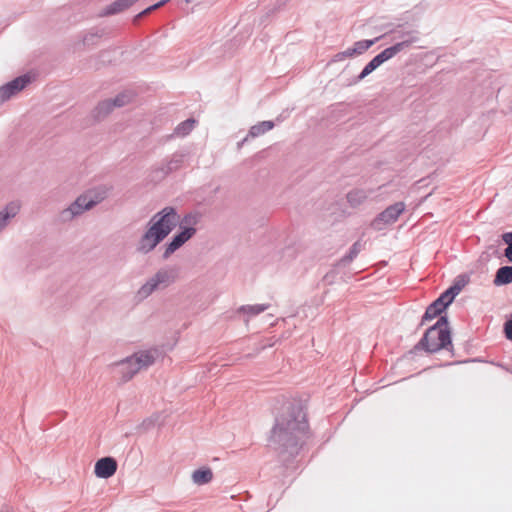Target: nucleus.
<instances>
[{"label":"nucleus","mask_w":512,"mask_h":512,"mask_svg":"<svg viewBox=\"0 0 512 512\" xmlns=\"http://www.w3.org/2000/svg\"><path fill=\"white\" fill-rule=\"evenodd\" d=\"M308 424L300 404L290 403L275 420L270 442L280 453L294 456L306 437Z\"/></svg>","instance_id":"f257e3e1"},{"label":"nucleus","mask_w":512,"mask_h":512,"mask_svg":"<svg viewBox=\"0 0 512 512\" xmlns=\"http://www.w3.org/2000/svg\"><path fill=\"white\" fill-rule=\"evenodd\" d=\"M178 221L179 214L172 206H166L155 213L138 239L136 251L142 255L151 253L174 230Z\"/></svg>","instance_id":"f03ea898"},{"label":"nucleus","mask_w":512,"mask_h":512,"mask_svg":"<svg viewBox=\"0 0 512 512\" xmlns=\"http://www.w3.org/2000/svg\"><path fill=\"white\" fill-rule=\"evenodd\" d=\"M158 356V349L142 350L111 364V367L114 370L115 375L118 376L120 382L126 383L139 371L154 364Z\"/></svg>","instance_id":"7ed1b4c3"},{"label":"nucleus","mask_w":512,"mask_h":512,"mask_svg":"<svg viewBox=\"0 0 512 512\" xmlns=\"http://www.w3.org/2000/svg\"><path fill=\"white\" fill-rule=\"evenodd\" d=\"M452 347L451 333L446 316H440L437 322L428 328L421 340L416 345L417 349L435 353L441 349Z\"/></svg>","instance_id":"20e7f679"},{"label":"nucleus","mask_w":512,"mask_h":512,"mask_svg":"<svg viewBox=\"0 0 512 512\" xmlns=\"http://www.w3.org/2000/svg\"><path fill=\"white\" fill-rule=\"evenodd\" d=\"M178 271L175 267L165 266L157 270L138 288L135 294L137 301L141 302L154 292L166 289L176 282Z\"/></svg>","instance_id":"39448f33"},{"label":"nucleus","mask_w":512,"mask_h":512,"mask_svg":"<svg viewBox=\"0 0 512 512\" xmlns=\"http://www.w3.org/2000/svg\"><path fill=\"white\" fill-rule=\"evenodd\" d=\"M105 198L103 193L89 191L76 198L67 208L60 212V219L63 222L72 221L85 211L91 210Z\"/></svg>","instance_id":"423d86ee"},{"label":"nucleus","mask_w":512,"mask_h":512,"mask_svg":"<svg viewBox=\"0 0 512 512\" xmlns=\"http://www.w3.org/2000/svg\"><path fill=\"white\" fill-rule=\"evenodd\" d=\"M32 81V76L24 74L16 77L12 81L0 87V104L9 100L12 96L16 95L27 87Z\"/></svg>","instance_id":"0eeeda50"},{"label":"nucleus","mask_w":512,"mask_h":512,"mask_svg":"<svg viewBox=\"0 0 512 512\" xmlns=\"http://www.w3.org/2000/svg\"><path fill=\"white\" fill-rule=\"evenodd\" d=\"M400 47L397 46H390L386 49H384L382 52H380L378 55H376L371 61H369L361 73L358 75L357 79L358 81L363 80L368 75H370L374 70H376L379 66H381L386 61L392 59L397 55V51Z\"/></svg>","instance_id":"6e6552de"},{"label":"nucleus","mask_w":512,"mask_h":512,"mask_svg":"<svg viewBox=\"0 0 512 512\" xmlns=\"http://www.w3.org/2000/svg\"><path fill=\"white\" fill-rule=\"evenodd\" d=\"M405 210L403 202H397L387 207L379 216L372 222L375 229H382L381 224H392L397 221L400 214Z\"/></svg>","instance_id":"1a4fd4ad"},{"label":"nucleus","mask_w":512,"mask_h":512,"mask_svg":"<svg viewBox=\"0 0 512 512\" xmlns=\"http://www.w3.org/2000/svg\"><path fill=\"white\" fill-rule=\"evenodd\" d=\"M130 101L127 94H119L114 99H106L100 102L94 110L97 119L107 116L115 107H122Z\"/></svg>","instance_id":"9d476101"},{"label":"nucleus","mask_w":512,"mask_h":512,"mask_svg":"<svg viewBox=\"0 0 512 512\" xmlns=\"http://www.w3.org/2000/svg\"><path fill=\"white\" fill-rule=\"evenodd\" d=\"M391 34V40L396 41L393 46L400 47L397 54L408 49L413 43L418 41L417 32L414 30H395Z\"/></svg>","instance_id":"9b49d317"},{"label":"nucleus","mask_w":512,"mask_h":512,"mask_svg":"<svg viewBox=\"0 0 512 512\" xmlns=\"http://www.w3.org/2000/svg\"><path fill=\"white\" fill-rule=\"evenodd\" d=\"M191 238V232L189 230H180L172 237L168 243L165 244V249L162 254L163 259H168L175 251L181 248Z\"/></svg>","instance_id":"f8f14e48"},{"label":"nucleus","mask_w":512,"mask_h":512,"mask_svg":"<svg viewBox=\"0 0 512 512\" xmlns=\"http://www.w3.org/2000/svg\"><path fill=\"white\" fill-rule=\"evenodd\" d=\"M117 461L112 457H103L95 463L94 473L98 478L107 479L115 474Z\"/></svg>","instance_id":"ddd939ff"},{"label":"nucleus","mask_w":512,"mask_h":512,"mask_svg":"<svg viewBox=\"0 0 512 512\" xmlns=\"http://www.w3.org/2000/svg\"><path fill=\"white\" fill-rule=\"evenodd\" d=\"M442 295H440L435 301H433L427 308L422 316V323L430 321L437 316H442L441 313L450 305Z\"/></svg>","instance_id":"4468645a"},{"label":"nucleus","mask_w":512,"mask_h":512,"mask_svg":"<svg viewBox=\"0 0 512 512\" xmlns=\"http://www.w3.org/2000/svg\"><path fill=\"white\" fill-rule=\"evenodd\" d=\"M201 219V215L197 212H190L184 215L182 218L179 217L178 224L180 230L186 231L189 230L191 232V237H193L196 232V226L199 224Z\"/></svg>","instance_id":"2eb2a0df"},{"label":"nucleus","mask_w":512,"mask_h":512,"mask_svg":"<svg viewBox=\"0 0 512 512\" xmlns=\"http://www.w3.org/2000/svg\"><path fill=\"white\" fill-rule=\"evenodd\" d=\"M20 211V204L16 201H12L8 203L1 211H0V232H2L11 219H13Z\"/></svg>","instance_id":"dca6fc26"},{"label":"nucleus","mask_w":512,"mask_h":512,"mask_svg":"<svg viewBox=\"0 0 512 512\" xmlns=\"http://www.w3.org/2000/svg\"><path fill=\"white\" fill-rule=\"evenodd\" d=\"M191 479L194 484L201 486L213 480V471L209 467H202L193 471Z\"/></svg>","instance_id":"f3484780"},{"label":"nucleus","mask_w":512,"mask_h":512,"mask_svg":"<svg viewBox=\"0 0 512 512\" xmlns=\"http://www.w3.org/2000/svg\"><path fill=\"white\" fill-rule=\"evenodd\" d=\"M186 154L183 152L174 153L171 158L161 168V171L168 174L172 171L178 170L184 163Z\"/></svg>","instance_id":"a211bd4d"},{"label":"nucleus","mask_w":512,"mask_h":512,"mask_svg":"<svg viewBox=\"0 0 512 512\" xmlns=\"http://www.w3.org/2000/svg\"><path fill=\"white\" fill-rule=\"evenodd\" d=\"M270 308V304H254V305H242L238 308V313H242L247 316L245 321L249 318L259 315Z\"/></svg>","instance_id":"6ab92c4d"},{"label":"nucleus","mask_w":512,"mask_h":512,"mask_svg":"<svg viewBox=\"0 0 512 512\" xmlns=\"http://www.w3.org/2000/svg\"><path fill=\"white\" fill-rule=\"evenodd\" d=\"M273 127H274V122H272V121L259 122L250 128L248 135L244 138L243 142L247 141L249 137L255 138L260 135H263L264 133L272 130Z\"/></svg>","instance_id":"aec40b11"},{"label":"nucleus","mask_w":512,"mask_h":512,"mask_svg":"<svg viewBox=\"0 0 512 512\" xmlns=\"http://www.w3.org/2000/svg\"><path fill=\"white\" fill-rule=\"evenodd\" d=\"M370 191L364 189H353L347 194V201L352 207L363 204L369 197Z\"/></svg>","instance_id":"412c9836"},{"label":"nucleus","mask_w":512,"mask_h":512,"mask_svg":"<svg viewBox=\"0 0 512 512\" xmlns=\"http://www.w3.org/2000/svg\"><path fill=\"white\" fill-rule=\"evenodd\" d=\"M512 282V266L500 267L495 275L494 284L505 285Z\"/></svg>","instance_id":"4be33fe9"},{"label":"nucleus","mask_w":512,"mask_h":512,"mask_svg":"<svg viewBox=\"0 0 512 512\" xmlns=\"http://www.w3.org/2000/svg\"><path fill=\"white\" fill-rule=\"evenodd\" d=\"M137 1L138 0H116L115 2H113L112 4H110L109 6L106 7L105 14L112 15V14L119 13V12L127 9L128 7H130Z\"/></svg>","instance_id":"5701e85b"},{"label":"nucleus","mask_w":512,"mask_h":512,"mask_svg":"<svg viewBox=\"0 0 512 512\" xmlns=\"http://www.w3.org/2000/svg\"><path fill=\"white\" fill-rule=\"evenodd\" d=\"M379 38L371 39V40H360L354 43L351 48V52L353 55H361L366 52L371 46H373Z\"/></svg>","instance_id":"b1692460"},{"label":"nucleus","mask_w":512,"mask_h":512,"mask_svg":"<svg viewBox=\"0 0 512 512\" xmlns=\"http://www.w3.org/2000/svg\"><path fill=\"white\" fill-rule=\"evenodd\" d=\"M196 121L194 119H187L176 126L174 134L179 137L188 135L194 128Z\"/></svg>","instance_id":"393cba45"},{"label":"nucleus","mask_w":512,"mask_h":512,"mask_svg":"<svg viewBox=\"0 0 512 512\" xmlns=\"http://www.w3.org/2000/svg\"><path fill=\"white\" fill-rule=\"evenodd\" d=\"M361 249L362 244L359 241L355 242L350 248L348 254L341 259V262L344 264L350 263L359 254Z\"/></svg>","instance_id":"a878e982"},{"label":"nucleus","mask_w":512,"mask_h":512,"mask_svg":"<svg viewBox=\"0 0 512 512\" xmlns=\"http://www.w3.org/2000/svg\"><path fill=\"white\" fill-rule=\"evenodd\" d=\"M502 240L505 244H507L504 255L509 262H512V232H506L502 234Z\"/></svg>","instance_id":"bb28decb"},{"label":"nucleus","mask_w":512,"mask_h":512,"mask_svg":"<svg viewBox=\"0 0 512 512\" xmlns=\"http://www.w3.org/2000/svg\"><path fill=\"white\" fill-rule=\"evenodd\" d=\"M461 286L458 284H455L448 288L445 292H443L441 295L447 299L448 302L452 303L454 298L460 293Z\"/></svg>","instance_id":"cd10ccee"},{"label":"nucleus","mask_w":512,"mask_h":512,"mask_svg":"<svg viewBox=\"0 0 512 512\" xmlns=\"http://www.w3.org/2000/svg\"><path fill=\"white\" fill-rule=\"evenodd\" d=\"M353 53L351 52V48H348L342 52H339L337 53L335 56H334V61L335 62H339V61H343L345 58H350V57H353Z\"/></svg>","instance_id":"c85d7f7f"},{"label":"nucleus","mask_w":512,"mask_h":512,"mask_svg":"<svg viewBox=\"0 0 512 512\" xmlns=\"http://www.w3.org/2000/svg\"><path fill=\"white\" fill-rule=\"evenodd\" d=\"M168 1H169V0H161L160 2H158V3H156V4L152 5V6H150V7H148V8H146L145 10H143L141 13H139V14L137 15V18H140L141 16H143V15H145V14H147V13H149V12H151V11H153V10H155V9H157V8H159V7H161V6H163V5H164L165 3H167Z\"/></svg>","instance_id":"c756f323"},{"label":"nucleus","mask_w":512,"mask_h":512,"mask_svg":"<svg viewBox=\"0 0 512 512\" xmlns=\"http://www.w3.org/2000/svg\"><path fill=\"white\" fill-rule=\"evenodd\" d=\"M504 332L506 338L512 341V314L510 319H508L504 324Z\"/></svg>","instance_id":"7c9ffc66"},{"label":"nucleus","mask_w":512,"mask_h":512,"mask_svg":"<svg viewBox=\"0 0 512 512\" xmlns=\"http://www.w3.org/2000/svg\"><path fill=\"white\" fill-rule=\"evenodd\" d=\"M0 512H12L9 508L4 507L0 510Z\"/></svg>","instance_id":"2f4dec72"},{"label":"nucleus","mask_w":512,"mask_h":512,"mask_svg":"<svg viewBox=\"0 0 512 512\" xmlns=\"http://www.w3.org/2000/svg\"><path fill=\"white\" fill-rule=\"evenodd\" d=\"M187 4L191 3L192 0H184Z\"/></svg>","instance_id":"473e14b6"}]
</instances>
